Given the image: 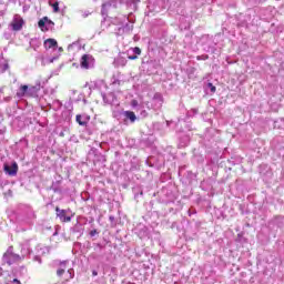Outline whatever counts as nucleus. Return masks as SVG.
Here are the masks:
<instances>
[{
    "label": "nucleus",
    "mask_w": 284,
    "mask_h": 284,
    "mask_svg": "<svg viewBox=\"0 0 284 284\" xmlns=\"http://www.w3.org/2000/svg\"><path fill=\"white\" fill-rule=\"evenodd\" d=\"M144 110H146V112H150V110H148V106H144Z\"/></svg>",
    "instance_id": "46"
},
{
    "label": "nucleus",
    "mask_w": 284,
    "mask_h": 284,
    "mask_svg": "<svg viewBox=\"0 0 284 284\" xmlns=\"http://www.w3.org/2000/svg\"><path fill=\"white\" fill-rule=\"evenodd\" d=\"M110 21L113 26L119 27L115 30L116 37H123V34H132V31L134 30V22L130 21V18L125 14L110 17Z\"/></svg>",
    "instance_id": "1"
},
{
    "label": "nucleus",
    "mask_w": 284,
    "mask_h": 284,
    "mask_svg": "<svg viewBox=\"0 0 284 284\" xmlns=\"http://www.w3.org/2000/svg\"><path fill=\"white\" fill-rule=\"evenodd\" d=\"M75 121L77 123H79V125H88L89 121H90V116L89 115H77L75 116Z\"/></svg>",
    "instance_id": "21"
},
{
    "label": "nucleus",
    "mask_w": 284,
    "mask_h": 284,
    "mask_svg": "<svg viewBox=\"0 0 284 284\" xmlns=\"http://www.w3.org/2000/svg\"><path fill=\"white\" fill-rule=\"evenodd\" d=\"M94 88L99 90L102 101L104 105H111V108H119V99H116V95L114 92H108V84L103 80H98L94 82Z\"/></svg>",
    "instance_id": "2"
},
{
    "label": "nucleus",
    "mask_w": 284,
    "mask_h": 284,
    "mask_svg": "<svg viewBox=\"0 0 284 284\" xmlns=\"http://www.w3.org/2000/svg\"><path fill=\"white\" fill-rule=\"evenodd\" d=\"M21 258L22 257L20 254L14 253L13 246H9L2 256L3 263H7L8 265H12V263H19L22 261Z\"/></svg>",
    "instance_id": "3"
},
{
    "label": "nucleus",
    "mask_w": 284,
    "mask_h": 284,
    "mask_svg": "<svg viewBox=\"0 0 284 284\" xmlns=\"http://www.w3.org/2000/svg\"><path fill=\"white\" fill-rule=\"evenodd\" d=\"M148 110H152V103L142 102L138 106V111L140 112V115L142 116V119H145V116H148Z\"/></svg>",
    "instance_id": "14"
},
{
    "label": "nucleus",
    "mask_w": 284,
    "mask_h": 284,
    "mask_svg": "<svg viewBox=\"0 0 284 284\" xmlns=\"http://www.w3.org/2000/svg\"><path fill=\"white\" fill-rule=\"evenodd\" d=\"M197 61H207V59H210V57L207 54H202V55H197Z\"/></svg>",
    "instance_id": "29"
},
{
    "label": "nucleus",
    "mask_w": 284,
    "mask_h": 284,
    "mask_svg": "<svg viewBox=\"0 0 284 284\" xmlns=\"http://www.w3.org/2000/svg\"><path fill=\"white\" fill-rule=\"evenodd\" d=\"M109 219H110V221H112L114 219V216H110Z\"/></svg>",
    "instance_id": "47"
},
{
    "label": "nucleus",
    "mask_w": 284,
    "mask_h": 284,
    "mask_svg": "<svg viewBox=\"0 0 284 284\" xmlns=\"http://www.w3.org/2000/svg\"><path fill=\"white\" fill-rule=\"evenodd\" d=\"M114 61L118 62V65H125V63H128L126 59L123 58L122 55H119L118 58L114 59Z\"/></svg>",
    "instance_id": "27"
},
{
    "label": "nucleus",
    "mask_w": 284,
    "mask_h": 284,
    "mask_svg": "<svg viewBox=\"0 0 284 284\" xmlns=\"http://www.w3.org/2000/svg\"><path fill=\"white\" fill-rule=\"evenodd\" d=\"M80 68H82V70H91V68H94V57L90 54L82 55L80 60Z\"/></svg>",
    "instance_id": "8"
},
{
    "label": "nucleus",
    "mask_w": 284,
    "mask_h": 284,
    "mask_svg": "<svg viewBox=\"0 0 284 284\" xmlns=\"http://www.w3.org/2000/svg\"><path fill=\"white\" fill-rule=\"evenodd\" d=\"M135 121L136 114L133 111H124V115L122 118L124 125H129V123H134Z\"/></svg>",
    "instance_id": "12"
},
{
    "label": "nucleus",
    "mask_w": 284,
    "mask_h": 284,
    "mask_svg": "<svg viewBox=\"0 0 284 284\" xmlns=\"http://www.w3.org/2000/svg\"><path fill=\"white\" fill-rule=\"evenodd\" d=\"M74 45H78V43H77V42H73V43L69 44V45H68V50H69V51L72 50V48H74Z\"/></svg>",
    "instance_id": "36"
},
{
    "label": "nucleus",
    "mask_w": 284,
    "mask_h": 284,
    "mask_svg": "<svg viewBox=\"0 0 284 284\" xmlns=\"http://www.w3.org/2000/svg\"><path fill=\"white\" fill-rule=\"evenodd\" d=\"M199 110L193 109V114H197Z\"/></svg>",
    "instance_id": "43"
},
{
    "label": "nucleus",
    "mask_w": 284,
    "mask_h": 284,
    "mask_svg": "<svg viewBox=\"0 0 284 284\" xmlns=\"http://www.w3.org/2000/svg\"><path fill=\"white\" fill-rule=\"evenodd\" d=\"M41 90V84L28 87L27 97H37Z\"/></svg>",
    "instance_id": "19"
},
{
    "label": "nucleus",
    "mask_w": 284,
    "mask_h": 284,
    "mask_svg": "<svg viewBox=\"0 0 284 284\" xmlns=\"http://www.w3.org/2000/svg\"><path fill=\"white\" fill-rule=\"evenodd\" d=\"M50 252V248L43 245H38L36 247V255L38 256H44V254H48Z\"/></svg>",
    "instance_id": "22"
},
{
    "label": "nucleus",
    "mask_w": 284,
    "mask_h": 284,
    "mask_svg": "<svg viewBox=\"0 0 284 284\" xmlns=\"http://www.w3.org/2000/svg\"><path fill=\"white\" fill-rule=\"evenodd\" d=\"M187 143H190V138L189 136L184 138V143L180 144V145H181V148H185V145H187Z\"/></svg>",
    "instance_id": "33"
},
{
    "label": "nucleus",
    "mask_w": 284,
    "mask_h": 284,
    "mask_svg": "<svg viewBox=\"0 0 284 284\" xmlns=\"http://www.w3.org/2000/svg\"><path fill=\"white\" fill-rule=\"evenodd\" d=\"M54 61H57V58L45 59L43 54L36 57V65H42V68L49 65V63H54Z\"/></svg>",
    "instance_id": "11"
},
{
    "label": "nucleus",
    "mask_w": 284,
    "mask_h": 284,
    "mask_svg": "<svg viewBox=\"0 0 284 284\" xmlns=\"http://www.w3.org/2000/svg\"><path fill=\"white\" fill-rule=\"evenodd\" d=\"M11 28L16 32H19V30H21V28H23V18H21L19 16H14L13 22L11 23Z\"/></svg>",
    "instance_id": "15"
},
{
    "label": "nucleus",
    "mask_w": 284,
    "mask_h": 284,
    "mask_svg": "<svg viewBox=\"0 0 284 284\" xmlns=\"http://www.w3.org/2000/svg\"><path fill=\"white\" fill-rule=\"evenodd\" d=\"M131 52L136 57H139L141 54V48L134 47L133 49H131Z\"/></svg>",
    "instance_id": "28"
},
{
    "label": "nucleus",
    "mask_w": 284,
    "mask_h": 284,
    "mask_svg": "<svg viewBox=\"0 0 284 284\" xmlns=\"http://www.w3.org/2000/svg\"><path fill=\"white\" fill-rule=\"evenodd\" d=\"M52 8H53V12H59V2H54L52 4Z\"/></svg>",
    "instance_id": "32"
},
{
    "label": "nucleus",
    "mask_w": 284,
    "mask_h": 284,
    "mask_svg": "<svg viewBox=\"0 0 284 284\" xmlns=\"http://www.w3.org/2000/svg\"><path fill=\"white\" fill-rule=\"evenodd\" d=\"M28 85L23 84L19 88L18 92H17V97H19V99H23V97H28Z\"/></svg>",
    "instance_id": "24"
},
{
    "label": "nucleus",
    "mask_w": 284,
    "mask_h": 284,
    "mask_svg": "<svg viewBox=\"0 0 284 284\" xmlns=\"http://www.w3.org/2000/svg\"><path fill=\"white\" fill-rule=\"evenodd\" d=\"M128 59H130V61H136V59H139V55L133 53L132 55H128Z\"/></svg>",
    "instance_id": "31"
},
{
    "label": "nucleus",
    "mask_w": 284,
    "mask_h": 284,
    "mask_svg": "<svg viewBox=\"0 0 284 284\" xmlns=\"http://www.w3.org/2000/svg\"><path fill=\"white\" fill-rule=\"evenodd\" d=\"M94 250H103V245H101V244H95V248Z\"/></svg>",
    "instance_id": "38"
},
{
    "label": "nucleus",
    "mask_w": 284,
    "mask_h": 284,
    "mask_svg": "<svg viewBox=\"0 0 284 284\" xmlns=\"http://www.w3.org/2000/svg\"><path fill=\"white\" fill-rule=\"evenodd\" d=\"M32 252V248H30V242H24L23 244H21V261H23V258H26V256H30Z\"/></svg>",
    "instance_id": "16"
},
{
    "label": "nucleus",
    "mask_w": 284,
    "mask_h": 284,
    "mask_svg": "<svg viewBox=\"0 0 284 284\" xmlns=\"http://www.w3.org/2000/svg\"><path fill=\"white\" fill-rule=\"evenodd\" d=\"M68 263L69 261H61V260H55L53 261V266L58 267L57 270V276L61 277L65 274V270H68Z\"/></svg>",
    "instance_id": "9"
},
{
    "label": "nucleus",
    "mask_w": 284,
    "mask_h": 284,
    "mask_svg": "<svg viewBox=\"0 0 284 284\" xmlns=\"http://www.w3.org/2000/svg\"><path fill=\"white\" fill-rule=\"evenodd\" d=\"M92 276H99V272L92 271Z\"/></svg>",
    "instance_id": "39"
},
{
    "label": "nucleus",
    "mask_w": 284,
    "mask_h": 284,
    "mask_svg": "<svg viewBox=\"0 0 284 284\" xmlns=\"http://www.w3.org/2000/svg\"><path fill=\"white\" fill-rule=\"evenodd\" d=\"M83 224L81 222H77L73 227H71V232L73 234H79L80 236H83Z\"/></svg>",
    "instance_id": "20"
},
{
    "label": "nucleus",
    "mask_w": 284,
    "mask_h": 284,
    "mask_svg": "<svg viewBox=\"0 0 284 284\" xmlns=\"http://www.w3.org/2000/svg\"><path fill=\"white\" fill-rule=\"evenodd\" d=\"M113 118L118 121H123V116L125 114V111L123 109L118 106H112Z\"/></svg>",
    "instance_id": "17"
},
{
    "label": "nucleus",
    "mask_w": 284,
    "mask_h": 284,
    "mask_svg": "<svg viewBox=\"0 0 284 284\" xmlns=\"http://www.w3.org/2000/svg\"><path fill=\"white\" fill-rule=\"evenodd\" d=\"M141 0H131V3H140Z\"/></svg>",
    "instance_id": "40"
},
{
    "label": "nucleus",
    "mask_w": 284,
    "mask_h": 284,
    "mask_svg": "<svg viewBox=\"0 0 284 284\" xmlns=\"http://www.w3.org/2000/svg\"><path fill=\"white\" fill-rule=\"evenodd\" d=\"M4 172L9 174V176H17V172H19V165L17 164V162H13L11 166L4 164Z\"/></svg>",
    "instance_id": "13"
},
{
    "label": "nucleus",
    "mask_w": 284,
    "mask_h": 284,
    "mask_svg": "<svg viewBox=\"0 0 284 284\" xmlns=\"http://www.w3.org/2000/svg\"><path fill=\"white\" fill-rule=\"evenodd\" d=\"M33 261H37L39 264H41V255H36Z\"/></svg>",
    "instance_id": "35"
},
{
    "label": "nucleus",
    "mask_w": 284,
    "mask_h": 284,
    "mask_svg": "<svg viewBox=\"0 0 284 284\" xmlns=\"http://www.w3.org/2000/svg\"><path fill=\"white\" fill-rule=\"evenodd\" d=\"M58 108H61V101L57 100Z\"/></svg>",
    "instance_id": "41"
},
{
    "label": "nucleus",
    "mask_w": 284,
    "mask_h": 284,
    "mask_svg": "<svg viewBox=\"0 0 284 284\" xmlns=\"http://www.w3.org/2000/svg\"><path fill=\"white\" fill-rule=\"evenodd\" d=\"M132 105L135 106V105H136V101H133V102H132Z\"/></svg>",
    "instance_id": "45"
},
{
    "label": "nucleus",
    "mask_w": 284,
    "mask_h": 284,
    "mask_svg": "<svg viewBox=\"0 0 284 284\" xmlns=\"http://www.w3.org/2000/svg\"><path fill=\"white\" fill-rule=\"evenodd\" d=\"M207 88L209 90H211V92L214 94V92H216V87H214V84H212V82L207 83Z\"/></svg>",
    "instance_id": "30"
},
{
    "label": "nucleus",
    "mask_w": 284,
    "mask_h": 284,
    "mask_svg": "<svg viewBox=\"0 0 284 284\" xmlns=\"http://www.w3.org/2000/svg\"><path fill=\"white\" fill-rule=\"evenodd\" d=\"M38 28H40L42 32H48L54 29V22L48 19V17H43L39 20Z\"/></svg>",
    "instance_id": "7"
},
{
    "label": "nucleus",
    "mask_w": 284,
    "mask_h": 284,
    "mask_svg": "<svg viewBox=\"0 0 284 284\" xmlns=\"http://www.w3.org/2000/svg\"><path fill=\"white\" fill-rule=\"evenodd\" d=\"M44 48L45 50H57V48H59V43L54 39L50 38L44 41Z\"/></svg>",
    "instance_id": "18"
},
{
    "label": "nucleus",
    "mask_w": 284,
    "mask_h": 284,
    "mask_svg": "<svg viewBox=\"0 0 284 284\" xmlns=\"http://www.w3.org/2000/svg\"><path fill=\"white\" fill-rule=\"evenodd\" d=\"M8 68L9 64L6 62V59H3V53L0 52V74H3Z\"/></svg>",
    "instance_id": "23"
},
{
    "label": "nucleus",
    "mask_w": 284,
    "mask_h": 284,
    "mask_svg": "<svg viewBox=\"0 0 284 284\" xmlns=\"http://www.w3.org/2000/svg\"><path fill=\"white\" fill-rule=\"evenodd\" d=\"M11 284H21V281H19L18 278H13V280L11 281Z\"/></svg>",
    "instance_id": "37"
},
{
    "label": "nucleus",
    "mask_w": 284,
    "mask_h": 284,
    "mask_svg": "<svg viewBox=\"0 0 284 284\" xmlns=\"http://www.w3.org/2000/svg\"><path fill=\"white\" fill-rule=\"evenodd\" d=\"M74 278V268H69L64 276V281H72Z\"/></svg>",
    "instance_id": "26"
},
{
    "label": "nucleus",
    "mask_w": 284,
    "mask_h": 284,
    "mask_svg": "<svg viewBox=\"0 0 284 284\" xmlns=\"http://www.w3.org/2000/svg\"><path fill=\"white\" fill-rule=\"evenodd\" d=\"M20 210H24V215H26L24 222L28 225H32V223L34 222V219H37V214H34V211L32 210V207H30L29 205L21 204Z\"/></svg>",
    "instance_id": "6"
},
{
    "label": "nucleus",
    "mask_w": 284,
    "mask_h": 284,
    "mask_svg": "<svg viewBox=\"0 0 284 284\" xmlns=\"http://www.w3.org/2000/svg\"><path fill=\"white\" fill-rule=\"evenodd\" d=\"M146 103L152 104V110H161V105H163V95L161 93H155L153 99Z\"/></svg>",
    "instance_id": "10"
},
{
    "label": "nucleus",
    "mask_w": 284,
    "mask_h": 284,
    "mask_svg": "<svg viewBox=\"0 0 284 284\" xmlns=\"http://www.w3.org/2000/svg\"><path fill=\"white\" fill-rule=\"evenodd\" d=\"M90 236H97V234H99V231H97V229L90 231Z\"/></svg>",
    "instance_id": "34"
},
{
    "label": "nucleus",
    "mask_w": 284,
    "mask_h": 284,
    "mask_svg": "<svg viewBox=\"0 0 284 284\" xmlns=\"http://www.w3.org/2000/svg\"><path fill=\"white\" fill-rule=\"evenodd\" d=\"M119 3H123V0H109L108 2L102 4L101 14L102 17H108L111 10H116L119 8Z\"/></svg>",
    "instance_id": "4"
},
{
    "label": "nucleus",
    "mask_w": 284,
    "mask_h": 284,
    "mask_svg": "<svg viewBox=\"0 0 284 284\" xmlns=\"http://www.w3.org/2000/svg\"><path fill=\"white\" fill-rule=\"evenodd\" d=\"M84 17H88V13H84Z\"/></svg>",
    "instance_id": "48"
},
{
    "label": "nucleus",
    "mask_w": 284,
    "mask_h": 284,
    "mask_svg": "<svg viewBox=\"0 0 284 284\" xmlns=\"http://www.w3.org/2000/svg\"><path fill=\"white\" fill-rule=\"evenodd\" d=\"M55 215L58 219H60L62 223H70V221H72V217L74 216L70 209L63 210L59 206L55 207Z\"/></svg>",
    "instance_id": "5"
},
{
    "label": "nucleus",
    "mask_w": 284,
    "mask_h": 284,
    "mask_svg": "<svg viewBox=\"0 0 284 284\" xmlns=\"http://www.w3.org/2000/svg\"><path fill=\"white\" fill-rule=\"evenodd\" d=\"M0 276H3V268L0 267Z\"/></svg>",
    "instance_id": "42"
},
{
    "label": "nucleus",
    "mask_w": 284,
    "mask_h": 284,
    "mask_svg": "<svg viewBox=\"0 0 284 284\" xmlns=\"http://www.w3.org/2000/svg\"><path fill=\"white\" fill-rule=\"evenodd\" d=\"M183 123H185V121H179V125H183Z\"/></svg>",
    "instance_id": "44"
},
{
    "label": "nucleus",
    "mask_w": 284,
    "mask_h": 284,
    "mask_svg": "<svg viewBox=\"0 0 284 284\" xmlns=\"http://www.w3.org/2000/svg\"><path fill=\"white\" fill-rule=\"evenodd\" d=\"M61 181H62V179L60 178V180H58V181H55V182H53L52 183V185H51V190L53 191V192H55V193H59V192H61Z\"/></svg>",
    "instance_id": "25"
}]
</instances>
